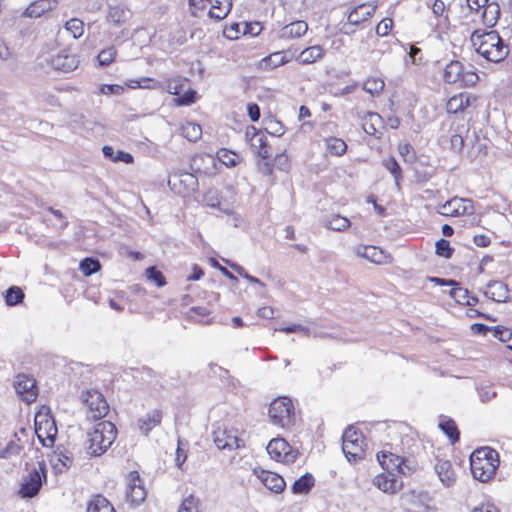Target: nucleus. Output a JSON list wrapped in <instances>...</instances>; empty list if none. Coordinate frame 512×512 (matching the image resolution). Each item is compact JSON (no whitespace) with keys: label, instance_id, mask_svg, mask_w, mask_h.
I'll list each match as a JSON object with an SVG mask.
<instances>
[{"label":"nucleus","instance_id":"obj_6","mask_svg":"<svg viewBox=\"0 0 512 512\" xmlns=\"http://www.w3.org/2000/svg\"><path fill=\"white\" fill-rule=\"evenodd\" d=\"M364 437L354 427H348L342 436V451L350 463H356L365 457Z\"/></svg>","mask_w":512,"mask_h":512},{"label":"nucleus","instance_id":"obj_33","mask_svg":"<svg viewBox=\"0 0 512 512\" xmlns=\"http://www.w3.org/2000/svg\"><path fill=\"white\" fill-rule=\"evenodd\" d=\"M87 512H116L113 505L102 495L94 496L87 505Z\"/></svg>","mask_w":512,"mask_h":512},{"label":"nucleus","instance_id":"obj_29","mask_svg":"<svg viewBox=\"0 0 512 512\" xmlns=\"http://www.w3.org/2000/svg\"><path fill=\"white\" fill-rule=\"evenodd\" d=\"M471 103V95L468 93H459L452 96L446 105L448 113L456 114L463 111Z\"/></svg>","mask_w":512,"mask_h":512},{"label":"nucleus","instance_id":"obj_20","mask_svg":"<svg viewBox=\"0 0 512 512\" xmlns=\"http://www.w3.org/2000/svg\"><path fill=\"white\" fill-rule=\"evenodd\" d=\"M49 63L53 69L68 73L74 71L78 67L79 60L74 54L59 53L57 55H53Z\"/></svg>","mask_w":512,"mask_h":512},{"label":"nucleus","instance_id":"obj_32","mask_svg":"<svg viewBox=\"0 0 512 512\" xmlns=\"http://www.w3.org/2000/svg\"><path fill=\"white\" fill-rule=\"evenodd\" d=\"M321 223L324 227L337 232L345 231L350 226L349 219L339 214L325 216Z\"/></svg>","mask_w":512,"mask_h":512},{"label":"nucleus","instance_id":"obj_44","mask_svg":"<svg viewBox=\"0 0 512 512\" xmlns=\"http://www.w3.org/2000/svg\"><path fill=\"white\" fill-rule=\"evenodd\" d=\"M499 6L495 3H488L482 12V18L485 24L493 26L496 24L499 17Z\"/></svg>","mask_w":512,"mask_h":512},{"label":"nucleus","instance_id":"obj_53","mask_svg":"<svg viewBox=\"0 0 512 512\" xmlns=\"http://www.w3.org/2000/svg\"><path fill=\"white\" fill-rule=\"evenodd\" d=\"M210 315V310L202 306L191 307L188 311V317L197 322H203L202 319Z\"/></svg>","mask_w":512,"mask_h":512},{"label":"nucleus","instance_id":"obj_37","mask_svg":"<svg viewBox=\"0 0 512 512\" xmlns=\"http://www.w3.org/2000/svg\"><path fill=\"white\" fill-rule=\"evenodd\" d=\"M439 428L448 436L452 444L459 441L460 433L452 419L446 417L442 418L439 422Z\"/></svg>","mask_w":512,"mask_h":512},{"label":"nucleus","instance_id":"obj_13","mask_svg":"<svg viewBox=\"0 0 512 512\" xmlns=\"http://www.w3.org/2000/svg\"><path fill=\"white\" fill-rule=\"evenodd\" d=\"M212 435L213 441L219 450L232 451L239 448L242 443V440L237 436V431L227 427H218Z\"/></svg>","mask_w":512,"mask_h":512},{"label":"nucleus","instance_id":"obj_4","mask_svg":"<svg viewBox=\"0 0 512 512\" xmlns=\"http://www.w3.org/2000/svg\"><path fill=\"white\" fill-rule=\"evenodd\" d=\"M203 156H195L191 160V169L194 173L186 171H177L172 173L168 178L170 189L178 195L187 197L192 195L198 189L197 173L200 169L197 166L199 160H203Z\"/></svg>","mask_w":512,"mask_h":512},{"label":"nucleus","instance_id":"obj_61","mask_svg":"<svg viewBox=\"0 0 512 512\" xmlns=\"http://www.w3.org/2000/svg\"><path fill=\"white\" fill-rule=\"evenodd\" d=\"M230 266L235 270L237 274L246 278L249 282L259 284L260 286H264V284L258 278L248 274L247 271L242 266L237 264H231Z\"/></svg>","mask_w":512,"mask_h":512},{"label":"nucleus","instance_id":"obj_59","mask_svg":"<svg viewBox=\"0 0 512 512\" xmlns=\"http://www.w3.org/2000/svg\"><path fill=\"white\" fill-rule=\"evenodd\" d=\"M393 21L390 18H385L376 26V33L379 36H386L392 29Z\"/></svg>","mask_w":512,"mask_h":512},{"label":"nucleus","instance_id":"obj_28","mask_svg":"<svg viewBox=\"0 0 512 512\" xmlns=\"http://www.w3.org/2000/svg\"><path fill=\"white\" fill-rule=\"evenodd\" d=\"M132 13L125 4L110 5L108 18L116 25H122L126 23Z\"/></svg>","mask_w":512,"mask_h":512},{"label":"nucleus","instance_id":"obj_48","mask_svg":"<svg viewBox=\"0 0 512 512\" xmlns=\"http://www.w3.org/2000/svg\"><path fill=\"white\" fill-rule=\"evenodd\" d=\"M384 167L393 175L396 185H399V181L402 179V170L395 158L390 157L383 161Z\"/></svg>","mask_w":512,"mask_h":512},{"label":"nucleus","instance_id":"obj_34","mask_svg":"<svg viewBox=\"0 0 512 512\" xmlns=\"http://www.w3.org/2000/svg\"><path fill=\"white\" fill-rule=\"evenodd\" d=\"M314 483L313 475L306 473L293 483L291 490L294 494H307L314 486Z\"/></svg>","mask_w":512,"mask_h":512},{"label":"nucleus","instance_id":"obj_60","mask_svg":"<svg viewBox=\"0 0 512 512\" xmlns=\"http://www.w3.org/2000/svg\"><path fill=\"white\" fill-rule=\"evenodd\" d=\"M186 459H187V452L182 447V442L180 440H178V447L176 450V457H175L176 466L179 469L183 470V464L185 463Z\"/></svg>","mask_w":512,"mask_h":512},{"label":"nucleus","instance_id":"obj_23","mask_svg":"<svg viewBox=\"0 0 512 512\" xmlns=\"http://www.w3.org/2000/svg\"><path fill=\"white\" fill-rule=\"evenodd\" d=\"M508 287L502 281H490L484 290V295L496 302H505L508 299Z\"/></svg>","mask_w":512,"mask_h":512},{"label":"nucleus","instance_id":"obj_62","mask_svg":"<svg viewBox=\"0 0 512 512\" xmlns=\"http://www.w3.org/2000/svg\"><path fill=\"white\" fill-rule=\"evenodd\" d=\"M265 130L267 133L277 137H280L284 134V128L278 121H270L267 124Z\"/></svg>","mask_w":512,"mask_h":512},{"label":"nucleus","instance_id":"obj_49","mask_svg":"<svg viewBox=\"0 0 512 512\" xmlns=\"http://www.w3.org/2000/svg\"><path fill=\"white\" fill-rule=\"evenodd\" d=\"M199 504L200 500L198 498L193 495H189L182 501L178 512H200Z\"/></svg>","mask_w":512,"mask_h":512},{"label":"nucleus","instance_id":"obj_5","mask_svg":"<svg viewBox=\"0 0 512 512\" xmlns=\"http://www.w3.org/2000/svg\"><path fill=\"white\" fill-rule=\"evenodd\" d=\"M270 421L281 428H289L294 424L295 409L291 399L279 397L269 407Z\"/></svg>","mask_w":512,"mask_h":512},{"label":"nucleus","instance_id":"obj_42","mask_svg":"<svg viewBox=\"0 0 512 512\" xmlns=\"http://www.w3.org/2000/svg\"><path fill=\"white\" fill-rule=\"evenodd\" d=\"M381 122V116L375 112H367L364 117L362 127L366 134L375 135L377 132L376 125Z\"/></svg>","mask_w":512,"mask_h":512},{"label":"nucleus","instance_id":"obj_18","mask_svg":"<svg viewBox=\"0 0 512 512\" xmlns=\"http://www.w3.org/2000/svg\"><path fill=\"white\" fill-rule=\"evenodd\" d=\"M354 253L378 265L388 263L390 258L384 250L372 245H358L354 248Z\"/></svg>","mask_w":512,"mask_h":512},{"label":"nucleus","instance_id":"obj_57","mask_svg":"<svg viewBox=\"0 0 512 512\" xmlns=\"http://www.w3.org/2000/svg\"><path fill=\"white\" fill-rule=\"evenodd\" d=\"M131 88H146V89H155L157 87V82L151 78H142L140 80L131 81Z\"/></svg>","mask_w":512,"mask_h":512},{"label":"nucleus","instance_id":"obj_50","mask_svg":"<svg viewBox=\"0 0 512 512\" xmlns=\"http://www.w3.org/2000/svg\"><path fill=\"white\" fill-rule=\"evenodd\" d=\"M116 49L114 47H108L99 52L97 59L100 66H109L116 57Z\"/></svg>","mask_w":512,"mask_h":512},{"label":"nucleus","instance_id":"obj_14","mask_svg":"<svg viewBox=\"0 0 512 512\" xmlns=\"http://www.w3.org/2000/svg\"><path fill=\"white\" fill-rule=\"evenodd\" d=\"M245 139L250 143V146L255 149L258 156L264 160L271 157L270 146L267 144V137L254 126L247 127L245 131Z\"/></svg>","mask_w":512,"mask_h":512},{"label":"nucleus","instance_id":"obj_39","mask_svg":"<svg viewBox=\"0 0 512 512\" xmlns=\"http://www.w3.org/2000/svg\"><path fill=\"white\" fill-rule=\"evenodd\" d=\"M52 462L55 471L61 473L63 470L71 467L73 464V458L69 452H60L55 454Z\"/></svg>","mask_w":512,"mask_h":512},{"label":"nucleus","instance_id":"obj_11","mask_svg":"<svg viewBox=\"0 0 512 512\" xmlns=\"http://www.w3.org/2000/svg\"><path fill=\"white\" fill-rule=\"evenodd\" d=\"M82 401L88 407L89 416L93 419H100L109 411V405L102 395L97 390H87L81 395Z\"/></svg>","mask_w":512,"mask_h":512},{"label":"nucleus","instance_id":"obj_41","mask_svg":"<svg viewBox=\"0 0 512 512\" xmlns=\"http://www.w3.org/2000/svg\"><path fill=\"white\" fill-rule=\"evenodd\" d=\"M384 87V80L377 77H370L363 83V90L372 96L380 95Z\"/></svg>","mask_w":512,"mask_h":512},{"label":"nucleus","instance_id":"obj_7","mask_svg":"<svg viewBox=\"0 0 512 512\" xmlns=\"http://www.w3.org/2000/svg\"><path fill=\"white\" fill-rule=\"evenodd\" d=\"M444 81L449 84H460L462 86L475 85L479 77L473 71H464L463 64L460 61H451L444 70Z\"/></svg>","mask_w":512,"mask_h":512},{"label":"nucleus","instance_id":"obj_40","mask_svg":"<svg viewBox=\"0 0 512 512\" xmlns=\"http://www.w3.org/2000/svg\"><path fill=\"white\" fill-rule=\"evenodd\" d=\"M24 292L18 286L9 287L4 293V299L7 306L20 304L24 299Z\"/></svg>","mask_w":512,"mask_h":512},{"label":"nucleus","instance_id":"obj_30","mask_svg":"<svg viewBox=\"0 0 512 512\" xmlns=\"http://www.w3.org/2000/svg\"><path fill=\"white\" fill-rule=\"evenodd\" d=\"M324 49L320 45L307 47L297 56L296 60L303 65L312 64L324 56Z\"/></svg>","mask_w":512,"mask_h":512},{"label":"nucleus","instance_id":"obj_43","mask_svg":"<svg viewBox=\"0 0 512 512\" xmlns=\"http://www.w3.org/2000/svg\"><path fill=\"white\" fill-rule=\"evenodd\" d=\"M325 142L327 150L333 155L341 156L347 150V144L340 138L329 137Z\"/></svg>","mask_w":512,"mask_h":512},{"label":"nucleus","instance_id":"obj_19","mask_svg":"<svg viewBox=\"0 0 512 512\" xmlns=\"http://www.w3.org/2000/svg\"><path fill=\"white\" fill-rule=\"evenodd\" d=\"M146 498V491L137 472L130 474V480L126 491V499L134 505H139Z\"/></svg>","mask_w":512,"mask_h":512},{"label":"nucleus","instance_id":"obj_31","mask_svg":"<svg viewBox=\"0 0 512 512\" xmlns=\"http://www.w3.org/2000/svg\"><path fill=\"white\" fill-rule=\"evenodd\" d=\"M209 16L216 20L224 19L232 8V0H212Z\"/></svg>","mask_w":512,"mask_h":512},{"label":"nucleus","instance_id":"obj_54","mask_svg":"<svg viewBox=\"0 0 512 512\" xmlns=\"http://www.w3.org/2000/svg\"><path fill=\"white\" fill-rule=\"evenodd\" d=\"M147 278L153 281L158 287H162L166 284L165 277L161 271L157 270L155 267H149L146 270Z\"/></svg>","mask_w":512,"mask_h":512},{"label":"nucleus","instance_id":"obj_24","mask_svg":"<svg viewBox=\"0 0 512 512\" xmlns=\"http://www.w3.org/2000/svg\"><path fill=\"white\" fill-rule=\"evenodd\" d=\"M308 30V24L303 20L291 22L279 31L281 39H296L302 37Z\"/></svg>","mask_w":512,"mask_h":512},{"label":"nucleus","instance_id":"obj_47","mask_svg":"<svg viewBox=\"0 0 512 512\" xmlns=\"http://www.w3.org/2000/svg\"><path fill=\"white\" fill-rule=\"evenodd\" d=\"M64 28L73 36V38L77 39L83 35L84 23L77 18H73L66 22Z\"/></svg>","mask_w":512,"mask_h":512},{"label":"nucleus","instance_id":"obj_26","mask_svg":"<svg viewBox=\"0 0 512 512\" xmlns=\"http://www.w3.org/2000/svg\"><path fill=\"white\" fill-rule=\"evenodd\" d=\"M432 282H435L438 285L444 286H452V289L449 291V295L455 299L456 302L459 304L465 305V301L467 300V297L469 295V291L465 288H462L458 286V283L454 280H446L443 278H431Z\"/></svg>","mask_w":512,"mask_h":512},{"label":"nucleus","instance_id":"obj_25","mask_svg":"<svg viewBox=\"0 0 512 512\" xmlns=\"http://www.w3.org/2000/svg\"><path fill=\"white\" fill-rule=\"evenodd\" d=\"M434 469L445 487H451L455 483V472L450 461L438 460Z\"/></svg>","mask_w":512,"mask_h":512},{"label":"nucleus","instance_id":"obj_36","mask_svg":"<svg viewBox=\"0 0 512 512\" xmlns=\"http://www.w3.org/2000/svg\"><path fill=\"white\" fill-rule=\"evenodd\" d=\"M15 439L10 440L5 448L0 450V459H10L13 456H18L23 450V446L20 444L19 433H15Z\"/></svg>","mask_w":512,"mask_h":512},{"label":"nucleus","instance_id":"obj_15","mask_svg":"<svg viewBox=\"0 0 512 512\" xmlns=\"http://www.w3.org/2000/svg\"><path fill=\"white\" fill-rule=\"evenodd\" d=\"M373 485L386 494H396L404 486L402 479L393 472H384L376 475L372 481Z\"/></svg>","mask_w":512,"mask_h":512},{"label":"nucleus","instance_id":"obj_12","mask_svg":"<svg viewBox=\"0 0 512 512\" xmlns=\"http://www.w3.org/2000/svg\"><path fill=\"white\" fill-rule=\"evenodd\" d=\"M438 213L450 217H458L465 214L471 215L474 213V207L470 199L454 197L440 205Z\"/></svg>","mask_w":512,"mask_h":512},{"label":"nucleus","instance_id":"obj_1","mask_svg":"<svg viewBox=\"0 0 512 512\" xmlns=\"http://www.w3.org/2000/svg\"><path fill=\"white\" fill-rule=\"evenodd\" d=\"M476 52L491 62H501L509 54V48L496 31L481 32L476 30L471 35Z\"/></svg>","mask_w":512,"mask_h":512},{"label":"nucleus","instance_id":"obj_9","mask_svg":"<svg viewBox=\"0 0 512 512\" xmlns=\"http://www.w3.org/2000/svg\"><path fill=\"white\" fill-rule=\"evenodd\" d=\"M266 449L272 459L286 464L294 463L299 455L298 450L283 438L272 439Z\"/></svg>","mask_w":512,"mask_h":512},{"label":"nucleus","instance_id":"obj_17","mask_svg":"<svg viewBox=\"0 0 512 512\" xmlns=\"http://www.w3.org/2000/svg\"><path fill=\"white\" fill-rule=\"evenodd\" d=\"M15 390L21 399L27 403H31L37 398V387L35 379L20 374L15 381Z\"/></svg>","mask_w":512,"mask_h":512},{"label":"nucleus","instance_id":"obj_27","mask_svg":"<svg viewBox=\"0 0 512 512\" xmlns=\"http://www.w3.org/2000/svg\"><path fill=\"white\" fill-rule=\"evenodd\" d=\"M377 460L386 472L396 473L402 464V457L388 451H381L377 454Z\"/></svg>","mask_w":512,"mask_h":512},{"label":"nucleus","instance_id":"obj_16","mask_svg":"<svg viewBox=\"0 0 512 512\" xmlns=\"http://www.w3.org/2000/svg\"><path fill=\"white\" fill-rule=\"evenodd\" d=\"M253 474L261 481V483L274 493H282L286 487V482L282 476L277 473L254 468Z\"/></svg>","mask_w":512,"mask_h":512},{"label":"nucleus","instance_id":"obj_64","mask_svg":"<svg viewBox=\"0 0 512 512\" xmlns=\"http://www.w3.org/2000/svg\"><path fill=\"white\" fill-rule=\"evenodd\" d=\"M196 92L188 90L176 99L178 105H190L195 102Z\"/></svg>","mask_w":512,"mask_h":512},{"label":"nucleus","instance_id":"obj_22","mask_svg":"<svg viewBox=\"0 0 512 512\" xmlns=\"http://www.w3.org/2000/svg\"><path fill=\"white\" fill-rule=\"evenodd\" d=\"M163 413L159 409H153L138 419L137 425L139 430L148 435L153 428L161 424Z\"/></svg>","mask_w":512,"mask_h":512},{"label":"nucleus","instance_id":"obj_21","mask_svg":"<svg viewBox=\"0 0 512 512\" xmlns=\"http://www.w3.org/2000/svg\"><path fill=\"white\" fill-rule=\"evenodd\" d=\"M377 6L374 3H362L354 7L347 15L348 21L357 27L368 21L376 11Z\"/></svg>","mask_w":512,"mask_h":512},{"label":"nucleus","instance_id":"obj_3","mask_svg":"<svg viewBox=\"0 0 512 512\" xmlns=\"http://www.w3.org/2000/svg\"><path fill=\"white\" fill-rule=\"evenodd\" d=\"M117 435L116 426L110 421H101L87 434L86 451L92 456H100L115 441Z\"/></svg>","mask_w":512,"mask_h":512},{"label":"nucleus","instance_id":"obj_55","mask_svg":"<svg viewBox=\"0 0 512 512\" xmlns=\"http://www.w3.org/2000/svg\"><path fill=\"white\" fill-rule=\"evenodd\" d=\"M44 4H45V1H43V0L31 4L29 7H27V9L25 11V15L28 17H31V18L40 17L45 11Z\"/></svg>","mask_w":512,"mask_h":512},{"label":"nucleus","instance_id":"obj_8","mask_svg":"<svg viewBox=\"0 0 512 512\" xmlns=\"http://www.w3.org/2000/svg\"><path fill=\"white\" fill-rule=\"evenodd\" d=\"M47 468L44 461L38 462V468H34L23 480L19 494L22 498H32L36 496L43 482L46 481Z\"/></svg>","mask_w":512,"mask_h":512},{"label":"nucleus","instance_id":"obj_10","mask_svg":"<svg viewBox=\"0 0 512 512\" xmlns=\"http://www.w3.org/2000/svg\"><path fill=\"white\" fill-rule=\"evenodd\" d=\"M35 433L43 446H51L57 434L54 419L46 413H37L35 416Z\"/></svg>","mask_w":512,"mask_h":512},{"label":"nucleus","instance_id":"obj_35","mask_svg":"<svg viewBox=\"0 0 512 512\" xmlns=\"http://www.w3.org/2000/svg\"><path fill=\"white\" fill-rule=\"evenodd\" d=\"M102 152L105 158L110 159L114 162H124L126 164H131L134 161L133 156L130 153L117 150L115 151L111 146H103Z\"/></svg>","mask_w":512,"mask_h":512},{"label":"nucleus","instance_id":"obj_52","mask_svg":"<svg viewBox=\"0 0 512 512\" xmlns=\"http://www.w3.org/2000/svg\"><path fill=\"white\" fill-rule=\"evenodd\" d=\"M435 246H436V254L438 256H441V257H444L447 259H449L454 252V249L450 246L449 241H447L445 239L438 240L436 242Z\"/></svg>","mask_w":512,"mask_h":512},{"label":"nucleus","instance_id":"obj_38","mask_svg":"<svg viewBox=\"0 0 512 512\" xmlns=\"http://www.w3.org/2000/svg\"><path fill=\"white\" fill-rule=\"evenodd\" d=\"M181 133L187 140L195 142L201 137L202 129L199 124L187 121L181 125Z\"/></svg>","mask_w":512,"mask_h":512},{"label":"nucleus","instance_id":"obj_56","mask_svg":"<svg viewBox=\"0 0 512 512\" xmlns=\"http://www.w3.org/2000/svg\"><path fill=\"white\" fill-rule=\"evenodd\" d=\"M491 332L493 333V336L495 338L499 339L502 342H506L510 340L512 337L511 330L503 326H496L494 328H491Z\"/></svg>","mask_w":512,"mask_h":512},{"label":"nucleus","instance_id":"obj_46","mask_svg":"<svg viewBox=\"0 0 512 512\" xmlns=\"http://www.w3.org/2000/svg\"><path fill=\"white\" fill-rule=\"evenodd\" d=\"M217 156L219 161L227 167H234L238 164L239 161V156L227 149H220L217 152Z\"/></svg>","mask_w":512,"mask_h":512},{"label":"nucleus","instance_id":"obj_51","mask_svg":"<svg viewBox=\"0 0 512 512\" xmlns=\"http://www.w3.org/2000/svg\"><path fill=\"white\" fill-rule=\"evenodd\" d=\"M398 151L406 163H413L416 159V154L413 147L408 143H401L398 146Z\"/></svg>","mask_w":512,"mask_h":512},{"label":"nucleus","instance_id":"obj_2","mask_svg":"<svg viewBox=\"0 0 512 512\" xmlns=\"http://www.w3.org/2000/svg\"><path fill=\"white\" fill-rule=\"evenodd\" d=\"M499 466V454L491 447L485 446L473 451L470 456L472 475L480 482L493 478Z\"/></svg>","mask_w":512,"mask_h":512},{"label":"nucleus","instance_id":"obj_58","mask_svg":"<svg viewBox=\"0 0 512 512\" xmlns=\"http://www.w3.org/2000/svg\"><path fill=\"white\" fill-rule=\"evenodd\" d=\"M277 331L285 332V333H304L306 336H310V329L302 326L301 324H292L290 326L281 327L276 329Z\"/></svg>","mask_w":512,"mask_h":512},{"label":"nucleus","instance_id":"obj_63","mask_svg":"<svg viewBox=\"0 0 512 512\" xmlns=\"http://www.w3.org/2000/svg\"><path fill=\"white\" fill-rule=\"evenodd\" d=\"M207 206L211 208H220V201L216 190H210L204 197Z\"/></svg>","mask_w":512,"mask_h":512},{"label":"nucleus","instance_id":"obj_45","mask_svg":"<svg viewBox=\"0 0 512 512\" xmlns=\"http://www.w3.org/2000/svg\"><path fill=\"white\" fill-rule=\"evenodd\" d=\"M79 268L85 276H90L98 272L101 265L98 259L87 257L80 262Z\"/></svg>","mask_w":512,"mask_h":512}]
</instances>
